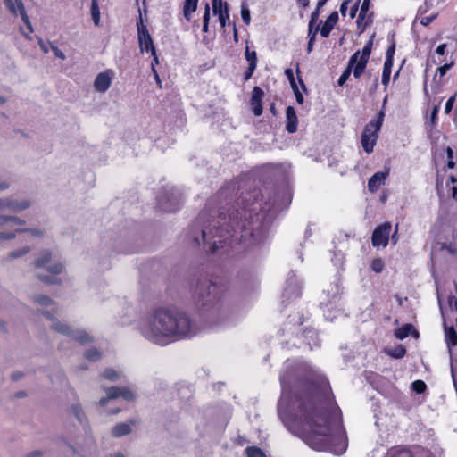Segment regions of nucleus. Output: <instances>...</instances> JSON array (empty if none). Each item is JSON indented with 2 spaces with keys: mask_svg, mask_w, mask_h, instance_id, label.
<instances>
[{
  "mask_svg": "<svg viewBox=\"0 0 457 457\" xmlns=\"http://www.w3.org/2000/svg\"><path fill=\"white\" fill-rule=\"evenodd\" d=\"M386 353L392 357L400 359L405 355L406 350L403 345H398L395 348H386Z\"/></svg>",
  "mask_w": 457,
  "mask_h": 457,
  "instance_id": "nucleus-30",
  "label": "nucleus"
},
{
  "mask_svg": "<svg viewBox=\"0 0 457 457\" xmlns=\"http://www.w3.org/2000/svg\"><path fill=\"white\" fill-rule=\"evenodd\" d=\"M355 66H356V64L351 65V60H350L349 63H348V67L345 69V71L342 73V75L338 79L337 83L339 86H343L347 81V79H349V76L351 75L352 71H353V72L354 71Z\"/></svg>",
  "mask_w": 457,
  "mask_h": 457,
  "instance_id": "nucleus-32",
  "label": "nucleus"
},
{
  "mask_svg": "<svg viewBox=\"0 0 457 457\" xmlns=\"http://www.w3.org/2000/svg\"><path fill=\"white\" fill-rule=\"evenodd\" d=\"M319 15H320V9H318V7H317L316 10L312 13V16H311V20L309 22V34H311L312 31H314L315 28L317 27L316 23H317Z\"/></svg>",
  "mask_w": 457,
  "mask_h": 457,
  "instance_id": "nucleus-37",
  "label": "nucleus"
},
{
  "mask_svg": "<svg viewBox=\"0 0 457 457\" xmlns=\"http://www.w3.org/2000/svg\"><path fill=\"white\" fill-rule=\"evenodd\" d=\"M91 17L96 26L100 23V9L98 7L97 0H92L91 3Z\"/></svg>",
  "mask_w": 457,
  "mask_h": 457,
  "instance_id": "nucleus-29",
  "label": "nucleus"
},
{
  "mask_svg": "<svg viewBox=\"0 0 457 457\" xmlns=\"http://www.w3.org/2000/svg\"><path fill=\"white\" fill-rule=\"evenodd\" d=\"M412 389L419 394H421L426 389V384L422 380H416L411 384Z\"/></svg>",
  "mask_w": 457,
  "mask_h": 457,
  "instance_id": "nucleus-42",
  "label": "nucleus"
},
{
  "mask_svg": "<svg viewBox=\"0 0 457 457\" xmlns=\"http://www.w3.org/2000/svg\"><path fill=\"white\" fill-rule=\"evenodd\" d=\"M384 266L385 264L381 258H376L370 263V269L376 273L381 272L384 269Z\"/></svg>",
  "mask_w": 457,
  "mask_h": 457,
  "instance_id": "nucleus-35",
  "label": "nucleus"
},
{
  "mask_svg": "<svg viewBox=\"0 0 457 457\" xmlns=\"http://www.w3.org/2000/svg\"><path fill=\"white\" fill-rule=\"evenodd\" d=\"M450 180L451 183L453 184V186L451 187L452 196L453 198L457 199V179L453 176H452L450 178Z\"/></svg>",
  "mask_w": 457,
  "mask_h": 457,
  "instance_id": "nucleus-47",
  "label": "nucleus"
},
{
  "mask_svg": "<svg viewBox=\"0 0 457 457\" xmlns=\"http://www.w3.org/2000/svg\"><path fill=\"white\" fill-rule=\"evenodd\" d=\"M32 204V201L29 198L4 197L0 199V215L4 212H11L13 213L21 212L29 209Z\"/></svg>",
  "mask_w": 457,
  "mask_h": 457,
  "instance_id": "nucleus-8",
  "label": "nucleus"
},
{
  "mask_svg": "<svg viewBox=\"0 0 457 457\" xmlns=\"http://www.w3.org/2000/svg\"><path fill=\"white\" fill-rule=\"evenodd\" d=\"M390 232L391 224L388 222L377 227L372 234L373 246L385 248L388 244Z\"/></svg>",
  "mask_w": 457,
  "mask_h": 457,
  "instance_id": "nucleus-13",
  "label": "nucleus"
},
{
  "mask_svg": "<svg viewBox=\"0 0 457 457\" xmlns=\"http://www.w3.org/2000/svg\"><path fill=\"white\" fill-rule=\"evenodd\" d=\"M161 205L165 211H169V212H173L177 209V207L174 206L172 204H170V205H166V204H163L161 203Z\"/></svg>",
  "mask_w": 457,
  "mask_h": 457,
  "instance_id": "nucleus-57",
  "label": "nucleus"
},
{
  "mask_svg": "<svg viewBox=\"0 0 457 457\" xmlns=\"http://www.w3.org/2000/svg\"><path fill=\"white\" fill-rule=\"evenodd\" d=\"M395 54V45H392L386 51V59L393 62V55Z\"/></svg>",
  "mask_w": 457,
  "mask_h": 457,
  "instance_id": "nucleus-51",
  "label": "nucleus"
},
{
  "mask_svg": "<svg viewBox=\"0 0 457 457\" xmlns=\"http://www.w3.org/2000/svg\"><path fill=\"white\" fill-rule=\"evenodd\" d=\"M10 183L7 180H0V191L8 189Z\"/></svg>",
  "mask_w": 457,
  "mask_h": 457,
  "instance_id": "nucleus-56",
  "label": "nucleus"
},
{
  "mask_svg": "<svg viewBox=\"0 0 457 457\" xmlns=\"http://www.w3.org/2000/svg\"><path fill=\"white\" fill-rule=\"evenodd\" d=\"M247 457H267L265 453L256 446H249L245 450Z\"/></svg>",
  "mask_w": 457,
  "mask_h": 457,
  "instance_id": "nucleus-33",
  "label": "nucleus"
},
{
  "mask_svg": "<svg viewBox=\"0 0 457 457\" xmlns=\"http://www.w3.org/2000/svg\"><path fill=\"white\" fill-rule=\"evenodd\" d=\"M254 70H251V67H248V70L247 71L245 72V79H248L252 77L253 73Z\"/></svg>",
  "mask_w": 457,
  "mask_h": 457,
  "instance_id": "nucleus-61",
  "label": "nucleus"
},
{
  "mask_svg": "<svg viewBox=\"0 0 457 457\" xmlns=\"http://www.w3.org/2000/svg\"><path fill=\"white\" fill-rule=\"evenodd\" d=\"M300 376L295 368L292 374L286 371L280 376L282 395L278 403V415L294 434L317 451H328L340 455L347 447L345 432L337 411H324L320 394L312 392L305 396L291 398L289 384Z\"/></svg>",
  "mask_w": 457,
  "mask_h": 457,
  "instance_id": "nucleus-1",
  "label": "nucleus"
},
{
  "mask_svg": "<svg viewBox=\"0 0 457 457\" xmlns=\"http://www.w3.org/2000/svg\"><path fill=\"white\" fill-rule=\"evenodd\" d=\"M152 72H153V74H154V77L155 81H156V82H157V84L161 87V85H162V81H161V79H160V77H159V75H158V72H157V71H156L155 67H154V63H152Z\"/></svg>",
  "mask_w": 457,
  "mask_h": 457,
  "instance_id": "nucleus-53",
  "label": "nucleus"
},
{
  "mask_svg": "<svg viewBox=\"0 0 457 457\" xmlns=\"http://www.w3.org/2000/svg\"><path fill=\"white\" fill-rule=\"evenodd\" d=\"M372 40H370L362 48L361 52H356L351 58V65L356 64L353 76L361 77L363 73L371 53Z\"/></svg>",
  "mask_w": 457,
  "mask_h": 457,
  "instance_id": "nucleus-9",
  "label": "nucleus"
},
{
  "mask_svg": "<svg viewBox=\"0 0 457 457\" xmlns=\"http://www.w3.org/2000/svg\"><path fill=\"white\" fill-rule=\"evenodd\" d=\"M241 16L244 22L248 25L251 21L250 10L248 9L245 4H242L241 5Z\"/></svg>",
  "mask_w": 457,
  "mask_h": 457,
  "instance_id": "nucleus-40",
  "label": "nucleus"
},
{
  "mask_svg": "<svg viewBox=\"0 0 457 457\" xmlns=\"http://www.w3.org/2000/svg\"><path fill=\"white\" fill-rule=\"evenodd\" d=\"M137 36L139 48L142 53L150 52L151 54H154L155 47L153 39L148 32L146 26L144 24L142 18L137 22Z\"/></svg>",
  "mask_w": 457,
  "mask_h": 457,
  "instance_id": "nucleus-11",
  "label": "nucleus"
},
{
  "mask_svg": "<svg viewBox=\"0 0 457 457\" xmlns=\"http://www.w3.org/2000/svg\"><path fill=\"white\" fill-rule=\"evenodd\" d=\"M43 314L50 321V327L53 330L69 337L74 341L79 342L81 345H85L92 340V337L84 330H73L70 326L58 319H56L50 311L43 312Z\"/></svg>",
  "mask_w": 457,
  "mask_h": 457,
  "instance_id": "nucleus-6",
  "label": "nucleus"
},
{
  "mask_svg": "<svg viewBox=\"0 0 457 457\" xmlns=\"http://www.w3.org/2000/svg\"><path fill=\"white\" fill-rule=\"evenodd\" d=\"M445 48H446V45L445 44H441V45H439L436 47V53L440 54V55H443L445 54Z\"/></svg>",
  "mask_w": 457,
  "mask_h": 457,
  "instance_id": "nucleus-55",
  "label": "nucleus"
},
{
  "mask_svg": "<svg viewBox=\"0 0 457 457\" xmlns=\"http://www.w3.org/2000/svg\"><path fill=\"white\" fill-rule=\"evenodd\" d=\"M102 376H103L104 378H105L107 380L118 381V380H120L122 378L123 373L121 371L115 370L113 369H106L103 372Z\"/></svg>",
  "mask_w": 457,
  "mask_h": 457,
  "instance_id": "nucleus-27",
  "label": "nucleus"
},
{
  "mask_svg": "<svg viewBox=\"0 0 457 457\" xmlns=\"http://www.w3.org/2000/svg\"><path fill=\"white\" fill-rule=\"evenodd\" d=\"M318 30H319V26H317V27L315 28V29H314V31H313V32H312L311 34H309V35H310V40H309V43H308V49H307L309 53H310V52L312 51V45H313V42H314V40H315V35H316V33L318 32Z\"/></svg>",
  "mask_w": 457,
  "mask_h": 457,
  "instance_id": "nucleus-49",
  "label": "nucleus"
},
{
  "mask_svg": "<svg viewBox=\"0 0 457 457\" xmlns=\"http://www.w3.org/2000/svg\"><path fill=\"white\" fill-rule=\"evenodd\" d=\"M245 59L249 62L251 70H255L257 66V54L255 51H250L248 46L245 48Z\"/></svg>",
  "mask_w": 457,
  "mask_h": 457,
  "instance_id": "nucleus-31",
  "label": "nucleus"
},
{
  "mask_svg": "<svg viewBox=\"0 0 457 457\" xmlns=\"http://www.w3.org/2000/svg\"><path fill=\"white\" fill-rule=\"evenodd\" d=\"M114 78L115 71L112 69H106L97 73L93 82L94 90L100 94L107 92L112 87Z\"/></svg>",
  "mask_w": 457,
  "mask_h": 457,
  "instance_id": "nucleus-10",
  "label": "nucleus"
},
{
  "mask_svg": "<svg viewBox=\"0 0 457 457\" xmlns=\"http://www.w3.org/2000/svg\"><path fill=\"white\" fill-rule=\"evenodd\" d=\"M337 12H333L332 13H330V15L327 18L326 21L324 22L322 28L320 29V35L323 37H328L334 26L337 24Z\"/></svg>",
  "mask_w": 457,
  "mask_h": 457,
  "instance_id": "nucleus-20",
  "label": "nucleus"
},
{
  "mask_svg": "<svg viewBox=\"0 0 457 457\" xmlns=\"http://www.w3.org/2000/svg\"><path fill=\"white\" fill-rule=\"evenodd\" d=\"M328 0H319L317 3L318 9L321 8Z\"/></svg>",
  "mask_w": 457,
  "mask_h": 457,
  "instance_id": "nucleus-64",
  "label": "nucleus"
},
{
  "mask_svg": "<svg viewBox=\"0 0 457 457\" xmlns=\"http://www.w3.org/2000/svg\"><path fill=\"white\" fill-rule=\"evenodd\" d=\"M299 6L306 8L309 5L310 0H296Z\"/></svg>",
  "mask_w": 457,
  "mask_h": 457,
  "instance_id": "nucleus-58",
  "label": "nucleus"
},
{
  "mask_svg": "<svg viewBox=\"0 0 457 457\" xmlns=\"http://www.w3.org/2000/svg\"><path fill=\"white\" fill-rule=\"evenodd\" d=\"M212 11L215 15H218L220 26L224 28L229 19L228 4L222 0H214Z\"/></svg>",
  "mask_w": 457,
  "mask_h": 457,
  "instance_id": "nucleus-14",
  "label": "nucleus"
},
{
  "mask_svg": "<svg viewBox=\"0 0 457 457\" xmlns=\"http://www.w3.org/2000/svg\"><path fill=\"white\" fill-rule=\"evenodd\" d=\"M287 124L286 129L288 133H295L297 130L298 119L295 109L288 106L286 111Z\"/></svg>",
  "mask_w": 457,
  "mask_h": 457,
  "instance_id": "nucleus-19",
  "label": "nucleus"
},
{
  "mask_svg": "<svg viewBox=\"0 0 457 457\" xmlns=\"http://www.w3.org/2000/svg\"><path fill=\"white\" fill-rule=\"evenodd\" d=\"M8 11L15 17L21 19L27 16V12L22 0H4Z\"/></svg>",
  "mask_w": 457,
  "mask_h": 457,
  "instance_id": "nucleus-16",
  "label": "nucleus"
},
{
  "mask_svg": "<svg viewBox=\"0 0 457 457\" xmlns=\"http://www.w3.org/2000/svg\"><path fill=\"white\" fill-rule=\"evenodd\" d=\"M388 172H376L368 181V187L370 192H376L382 185L385 184Z\"/></svg>",
  "mask_w": 457,
  "mask_h": 457,
  "instance_id": "nucleus-18",
  "label": "nucleus"
},
{
  "mask_svg": "<svg viewBox=\"0 0 457 457\" xmlns=\"http://www.w3.org/2000/svg\"><path fill=\"white\" fill-rule=\"evenodd\" d=\"M263 96V91L258 87H255L253 89L252 92V97H251V105L253 112L255 116H260L262 112V99Z\"/></svg>",
  "mask_w": 457,
  "mask_h": 457,
  "instance_id": "nucleus-17",
  "label": "nucleus"
},
{
  "mask_svg": "<svg viewBox=\"0 0 457 457\" xmlns=\"http://www.w3.org/2000/svg\"><path fill=\"white\" fill-rule=\"evenodd\" d=\"M414 457H433V455L426 449L418 448L414 453Z\"/></svg>",
  "mask_w": 457,
  "mask_h": 457,
  "instance_id": "nucleus-43",
  "label": "nucleus"
},
{
  "mask_svg": "<svg viewBox=\"0 0 457 457\" xmlns=\"http://www.w3.org/2000/svg\"><path fill=\"white\" fill-rule=\"evenodd\" d=\"M38 45L40 46V49L44 52V53H48L49 51V48L47 46V44L45 43L41 38H38Z\"/></svg>",
  "mask_w": 457,
  "mask_h": 457,
  "instance_id": "nucleus-54",
  "label": "nucleus"
},
{
  "mask_svg": "<svg viewBox=\"0 0 457 457\" xmlns=\"http://www.w3.org/2000/svg\"><path fill=\"white\" fill-rule=\"evenodd\" d=\"M210 21V7L207 4L204 8V12L203 16V31L207 32L208 31V25Z\"/></svg>",
  "mask_w": 457,
  "mask_h": 457,
  "instance_id": "nucleus-39",
  "label": "nucleus"
},
{
  "mask_svg": "<svg viewBox=\"0 0 457 457\" xmlns=\"http://www.w3.org/2000/svg\"><path fill=\"white\" fill-rule=\"evenodd\" d=\"M71 412L80 422L82 421L83 412L79 405L72 406Z\"/></svg>",
  "mask_w": 457,
  "mask_h": 457,
  "instance_id": "nucleus-44",
  "label": "nucleus"
},
{
  "mask_svg": "<svg viewBox=\"0 0 457 457\" xmlns=\"http://www.w3.org/2000/svg\"><path fill=\"white\" fill-rule=\"evenodd\" d=\"M455 102V95L454 96H452L446 102L445 104V112L446 114L450 113L452 109H453V104Z\"/></svg>",
  "mask_w": 457,
  "mask_h": 457,
  "instance_id": "nucleus-46",
  "label": "nucleus"
},
{
  "mask_svg": "<svg viewBox=\"0 0 457 457\" xmlns=\"http://www.w3.org/2000/svg\"><path fill=\"white\" fill-rule=\"evenodd\" d=\"M409 335H412L414 337H419L418 331L415 330L412 325L411 324H405L395 331V336L396 337V338L401 340L404 339Z\"/></svg>",
  "mask_w": 457,
  "mask_h": 457,
  "instance_id": "nucleus-21",
  "label": "nucleus"
},
{
  "mask_svg": "<svg viewBox=\"0 0 457 457\" xmlns=\"http://www.w3.org/2000/svg\"><path fill=\"white\" fill-rule=\"evenodd\" d=\"M259 194L253 193V202L251 197H245L243 201V207L233 217H229L228 226L227 228H218L222 221V226L226 224V218L220 217L219 220L212 221L211 228H204L201 231V238L194 237L196 244L201 242L209 245L210 251L214 253L220 248L231 245L233 248L237 243L245 247H251L262 243L265 238V229L262 220L267 209L262 207V202L258 198Z\"/></svg>",
  "mask_w": 457,
  "mask_h": 457,
  "instance_id": "nucleus-2",
  "label": "nucleus"
},
{
  "mask_svg": "<svg viewBox=\"0 0 457 457\" xmlns=\"http://www.w3.org/2000/svg\"><path fill=\"white\" fill-rule=\"evenodd\" d=\"M130 432H131V427L129 423H120V424H117L112 428V435L117 437L128 435Z\"/></svg>",
  "mask_w": 457,
  "mask_h": 457,
  "instance_id": "nucleus-25",
  "label": "nucleus"
},
{
  "mask_svg": "<svg viewBox=\"0 0 457 457\" xmlns=\"http://www.w3.org/2000/svg\"><path fill=\"white\" fill-rule=\"evenodd\" d=\"M369 8L370 0H363L356 21L358 29H360L361 32H363L367 26L371 22V15L368 14Z\"/></svg>",
  "mask_w": 457,
  "mask_h": 457,
  "instance_id": "nucleus-15",
  "label": "nucleus"
},
{
  "mask_svg": "<svg viewBox=\"0 0 457 457\" xmlns=\"http://www.w3.org/2000/svg\"><path fill=\"white\" fill-rule=\"evenodd\" d=\"M138 330L146 340L159 345H166L176 340L195 336L198 327L182 311L158 308L140 321Z\"/></svg>",
  "mask_w": 457,
  "mask_h": 457,
  "instance_id": "nucleus-3",
  "label": "nucleus"
},
{
  "mask_svg": "<svg viewBox=\"0 0 457 457\" xmlns=\"http://www.w3.org/2000/svg\"><path fill=\"white\" fill-rule=\"evenodd\" d=\"M393 63L390 60H386L382 72V84L386 87L390 80Z\"/></svg>",
  "mask_w": 457,
  "mask_h": 457,
  "instance_id": "nucleus-28",
  "label": "nucleus"
},
{
  "mask_svg": "<svg viewBox=\"0 0 457 457\" xmlns=\"http://www.w3.org/2000/svg\"><path fill=\"white\" fill-rule=\"evenodd\" d=\"M356 12H357V5H354V6H353V8L351 9V12H350V17L352 19H353L355 17Z\"/></svg>",
  "mask_w": 457,
  "mask_h": 457,
  "instance_id": "nucleus-62",
  "label": "nucleus"
},
{
  "mask_svg": "<svg viewBox=\"0 0 457 457\" xmlns=\"http://www.w3.org/2000/svg\"><path fill=\"white\" fill-rule=\"evenodd\" d=\"M51 50L53 51L54 54L57 58L62 59V60L66 59V55L64 54V53L61 49H59L56 46L52 45Z\"/></svg>",
  "mask_w": 457,
  "mask_h": 457,
  "instance_id": "nucleus-45",
  "label": "nucleus"
},
{
  "mask_svg": "<svg viewBox=\"0 0 457 457\" xmlns=\"http://www.w3.org/2000/svg\"><path fill=\"white\" fill-rule=\"evenodd\" d=\"M445 341L448 347H453L457 345V334L453 327L445 328Z\"/></svg>",
  "mask_w": 457,
  "mask_h": 457,
  "instance_id": "nucleus-26",
  "label": "nucleus"
},
{
  "mask_svg": "<svg viewBox=\"0 0 457 457\" xmlns=\"http://www.w3.org/2000/svg\"><path fill=\"white\" fill-rule=\"evenodd\" d=\"M26 220L16 215H0V240L8 241L18 233L25 232L30 237L42 238L46 231L41 228H26Z\"/></svg>",
  "mask_w": 457,
  "mask_h": 457,
  "instance_id": "nucleus-4",
  "label": "nucleus"
},
{
  "mask_svg": "<svg viewBox=\"0 0 457 457\" xmlns=\"http://www.w3.org/2000/svg\"><path fill=\"white\" fill-rule=\"evenodd\" d=\"M35 302L42 307H50L51 312H56L57 306L55 303L46 295H38L35 298Z\"/></svg>",
  "mask_w": 457,
  "mask_h": 457,
  "instance_id": "nucleus-24",
  "label": "nucleus"
},
{
  "mask_svg": "<svg viewBox=\"0 0 457 457\" xmlns=\"http://www.w3.org/2000/svg\"><path fill=\"white\" fill-rule=\"evenodd\" d=\"M119 397H121L126 401H131L135 398V394L130 388L128 387L111 386L106 389V397H103L99 401V405L104 406L107 404L109 400L116 399Z\"/></svg>",
  "mask_w": 457,
  "mask_h": 457,
  "instance_id": "nucleus-12",
  "label": "nucleus"
},
{
  "mask_svg": "<svg viewBox=\"0 0 457 457\" xmlns=\"http://www.w3.org/2000/svg\"><path fill=\"white\" fill-rule=\"evenodd\" d=\"M198 0H186L184 4L183 13L185 18L189 21L191 14L195 12L197 8Z\"/></svg>",
  "mask_w": 457,
  "mask_h": 457,
  "instance_id": "nucleus-23",
  "label": "nucleus"
},
{
  "mask_svg": "<svg viewBox=\"0 0 457 457\" xmlns=\"http://www.w3.org/2000/svg\"><path fill=\"white\" fill-rule=\"evenodd\" d=\"M22 22L24 23V26H20L19 30L21 33V35L28 40H32L33 37L32 34L34 32L33 26L31 24V21L29 18V16H25L21 18Z\"/></svg>",
  "mask_w": 457,
  "mask_h": 457,
  "instance_id": "nucleus-22",
  "label": "nucleus"
},
{
  "mask_svg": "<svg viewBox=\"0 0 457 457\" xmlns=\"http://www.w3.org/2000/svg\"><path fill=\"white\" fill-rule=\"evenodd\" d=\"M452 376L453 380L457 378V361L452 366Z\"/></svg>",
  "mask_w": 457,
  "mask_h": 457,
  "instance_id": "nucleus-59",
  "label": "nucleus"
},
{
  "mask_svg": "<svg viewBox=\"0 0 457 457\" xmlns=\"http://www.w3.org/2000/svg\"><path fill=\"white\" fill-rule=\"evenodd\" d=\"M285 75L287 78V79L289 80L290 86H291L293 90H295V88H299L297 84H296V82H295V79L292 69H287L285 71Z\"/></svg>",
  "mask_w": 457,
  "mask_h": 457,
  "instance_id": "nucleus-41",
  "label": "nucleus"
},
{
  "mask_svg": "<svg viewBox=\"0 0 457 457\" xmlns=\"http://www.w3.org/2000/svg\"><path fill=\"white\" fill-rule=\"evenodd\" d=\"M85 357L91 361H96L100 359L101 353L96 349H89L86 352Z\"/></svg>",
  "mask_w": 457,
  "mask_h": 457,
  "instance_id": "nucleus-38",
  "label": "nucleus"
},
{
  "mask_svg": "<svg viewBox=\"0 0 457 457\" xmlns=\"http://www.w3.org/2000/svg\"><path fill=\"white\" fill-rule=\"evenodd\" d=\"M293 91L295 96L296 102L299 104H303L304 98H303V96L302 95V93L300 92L299 88H295V90H293Z\"/></svg>",
  "mask_w": 457,
  "mask_h": 457,
  "instance_id": "nucleus-50",
  "label": "nucleus"
},
{
  "mask_svg": "<svg viewBox=\"0 0 457 457\" xmlns=\"http://www.w3.org/2000/svg\"><path fill=\"white\" fill-rule=\"evenodd\" d=\"M347 5H348V4H345V2H343L341 6H340V12H341L343 16H345V12H346V10H347Z\"/></svg>",
  "mask_w": 457,
  "mask_h": 457,
  "instance_id": "nucleus-60",
  "label": "nucleus"
},
{
  "mask_svg": "<svg viewBox=\"0 0 457 457\" xmlns=\"http://www.w3.org/2000/svg\"><path fill=\"white\" fill-rule=\"evenodd\" d=\"M35 267L50 273V275L47 276L38 275L43 281L50 284H58L61 282L59 278L52 275L61 274L64 270V264L51 251L46 250L41 252L35 260Z\"/></svg>",
  "mask_w": 457,
  "mask_h": 457,
  "instance_id": "nucleus-5",
  "label": "nucleus"
},
{
  "mask_svg": "<svg viewBox=\"0 0 457 457\" xmlns=\"http://www.w3.org/2000/svg\"><path fill=\"white\" fill-rule=\"evenodd\" d=\"M446 154H447V158L448 159H453V149L451 147H447L446 149Z\"/></svg>",
  "mask_w": 457,
  "mask_h": 457,
  "instance_id": "nucleus-63",
  "label": "nucleus"
},
{
  "mask_svg": "<svg viewBox=\"0 0 457 457\" xmlns=\"http://www.w3.org/2000/svg\"><path fill=\"white\" fill-rule=\"evenodd\" d=\"M29 252H30L29 246H23L18 250H14L12 253H10L9 256H10V258H13V259L20 258V257L26 255Z\"/></svg>",
  "mask_w": 457,
  "mask_h": 457,
  "instance_id": "nucleus-36",
  "label": "nucleus"
},
{
  "mask_svg": "<svg viewBox=\"0 0 457 457\" xmlns=\"http://www.w3.org/2000/svg\"><path fill=\"white\" fill-rule=\"evenodd\" d=\"M438 109H439L438 106H435L432 110L431 115H430V120L433 124L436 123V116L438 113Z\"/></svg>",
  "mask_w": 457,
  "mask_h": 457,
  "instance_id": "nucleus-52",
  "label": "nucleus"
},
{
  "mask_svg": "<svg viewBox=\"0 0 457 457\" xmlns=\"http://www.w3.org/2000/svg\"><path fill=\"white\" fill-rule=\"evenodd\" d=\"M452 66H453V63H446V64L437 68L436 72L439 73L440 77H443L451 69Z\"/></svg>",
  "mask_w": 457,
  "mask_h": 457,
  "instance_id": "nucleus-48",
  "label": "nucleus"
},
{
  "mask_svg": "<svg viewBox=\"0 0 457 457\" xmlns=\"http://www.w3.org/2000/svg\"><path fill=\"white\" fill-rule=\"evenodd\" d=\"M385 112L381 111L375 120H371L364 128L361 134V143L367 154L373 152L378 140V134L384 121Z\"/></svg>",
  "mask_w": 457,
  "mask_h": 457,
  "instance_id": "nucleus-7",
  "label": "nucleus"
},
{
  "mask_svg": "<svg viewBox=\"0 0 457 457\" xmlns=\"http://www.w3.org/2000/svg\"><path fill=\"white\" fill-rule=\"evenodd\" d=\"M331 292H332L331 299L328 300V301H325V300L322 301L321 302L322 305L328 306V304L337 302V300L338 299L339 292H340L339 287L337 285L332 286Z\"/></svg>",
  "mask_w": 457,
  "mask_h": 457,
  "instance_id": "nucleus-34",
  "label": "nucleus"
}]
</instances>
